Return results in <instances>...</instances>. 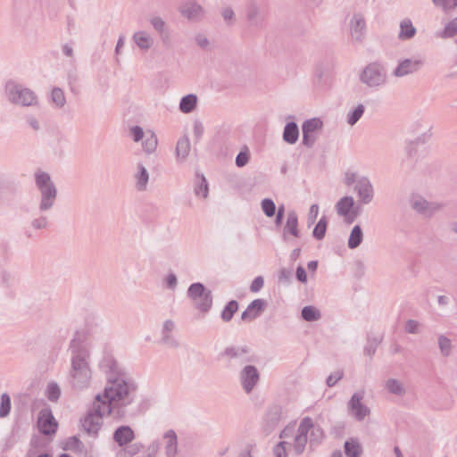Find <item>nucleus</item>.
Returning <instances> with one entry per match:
<instances>
[{
	"mask_svg": "<svg viewBox=\"0 0 457 457\" xmlns=\"http://www.w3.org/2000/svg\"><path fill=\"white\" fill-rule=\"evenodd\" d=\"M363 393H354L348 402V411L358 421H361L370 415V410L361 403Z\"/></svg>",
	"mask_w": 457,
	"mask_h": 457,
	"instance_id": "2eb2a0df",
	"label": "nucleus"
},
{
	"mask_svg": "<svg viewBox=\"0 0 457 457\" xmlns=\"http://www.w3.org/2000/svg\"><path fill=\"white\" fill-rule=\"evenodd\" d=\"M136 187L138 191L146 189L149 179V174L145 167L142 163L137 164V172L136 174Z\"/></svg>",
	"mask_w": 457,
	"mask_h": 457,
	"instance_id": "72a5a7b5",
	"label": "nucleus"
},
{
	"mask_svg": "<svg viewBox=\"0 0 457 457\" xmlns=\"http://www.w3.org/2000/svg\"><path fill=\"white\" fill-rule=\"evenodd\" d=\"M240 380L243 389L250 394L260 380V373L254 365H246L240 372Z\"/></svg>",
	"mask_w": 457,
	"mask_h": 457,
	"instance_id": "ddd939ff",
	"label": "nucleus"
},
{
	"mask_svg": "<svg viewBox=\"0 0 457 457\" xmlns=\"http://www.w3.org/2000/svg\"><path fill=\"white\" fill-rule=\"evenodd\" d=\"M457 35V17L449 21L443 31V37H453Z\"/></svg>",
	"mask_w": 457,
	"mask_h": 457,
	"instance_id": "6e6d98bb",
	"label": "nucleus"
},
{
	"mask_svg": "<svg viewBox=\"0 0 457 457\" xmlns=\"http://www.w3.org/2000/svg\"><path fill=\"white\" fill-rule=\"evenodd\" d=\"M11 411V397L7 393L1 395L0 418L7 417Z\"/></svg>",
	"mask_w": 457,
	"mask_h": 457,
	"instance_id": "8fccbe9b",
	"label": "nucleus"
},
{
	"mask_svg": "<svg viewBox=\"0 0 457 457\" xmlns=\"http://www.w3.org/2000/svg\"><path fill=\"white\" fill-rule=\"evenodd\" d=\"M187 295L194 302L195 308L203 313H208L212 307V293L201 282L192 283L187 288Z\"/></svg>",
	"mask_w": 457,
	"mask_h": 457,
	"instance_id": "423d86ee",
	"label": "nucleus"
},
{
	"mask_svg": "<svg viewBox=\"0 0 457 457\" xmlns=\"http://www.w3.org/2000/svg\"><path fill=\"white\" fill-rule=\"evenodd\" d=\"M438 346L440 348V351H441V353L447 357L451 354V351H452V342L451 340L444 336V335H440L439 337H438Z\"/></svg>",
	"mask_w": 457,
	"mask_h": 457,
	"instance_id": "864d4df0",
	"label": "nucleus"
},
{
	"mask_svg": "<svg viewBox=\"0 0 457 457\" xmlns=\"http://www.w3.org/2000/svg\"><path fill=\"white\" fill-rule=\"evenodd\" d=\"M250 160V153L249 150L245 147L244 150H241L237 155L236 156V165L238 168H242L245 166Z\"/></svg>",
	"mask_w": 457,
	"mask_h": 457,
	"instance_id": "5fc2aeb1",
	"label": "nucleus"
},
{
	"mask_svg": "<svg viewBox=\"0 0 457 457\" xmlns=\"http://www.w3.org/2000/svg\"><path fill=\"white\" fill-rule=\"evenodd\" d=\"M100 367L108 374V376L124 375L125 372L120 368L117 361L112 356H105L100 363Z\"/></svg>",
	"mask_w": 457,
	"mask_h": 457,
	"instance_id": "393cba45",
	"label": "nucleus"
},
{
	"mask_svg": "<svg viewBox=\"0 0 457 457\" xmlns=\"http://www.w3.org/2000/svg\"><path fill=\"white\" fill-rule=\"evenodd\" d=\"M289 234L295 237H300V230L298 228V216L295 211H290L287 213V221L283 228V239L287 240V235Z\"/></svg>",
	"mask_w": 457,
	"mask_h": 457,
	"instance_id": "5701e85b",
	"label": "nucleus"
},
{
	"mask_svg": "<svg viewBox=\"0 0 457 457\" xmlns=\"http://www.w3.org/2000/svg\"><path fill=\"white\" fill-rule=\"evenodd\" d=\"M328 220L326 216H322L320 220L316 223L313 230H312V237L316 240H322L327 232Z\"/></svg>",
	"mask_w": 457,
	"mask_h": 457,
	"instance_id": "58836bf2",
	"label": "nucleus"
},
{
	"mask_svg": "<svg viewBox=\"0 0 457 457\" xmlns=\"http://www.w3.org/2000/svg\"><path fill=\"white\" fill-rule=\"evenodd\" d=\"M157 145V137L154 133H151L149 136H147L146 138L142 142L143 148L147 154L154 152Z\"/></svg>",
	"mask_w": 457,
	"mask_h": 457,
	"instance_id": "603ef678",
	"label": "nucleus"
},
{
	"mask_svg": "<svg viewBox=\"0 0 457 457\" xmlns=\"http://www.w3.org/2000/svg\"><path fill=\"white\" fill-rule=\"evenodd\" d=\"M386 70L385 66L378 62L369 63L360 74L361 83L370 87H377L386 82Z\"/></svg>",
	"mask_w": 457,
	"mask_h": 457,
	"instance_id": "6e6552de",
	"label": "nucleus"
},
{
	"mask_svg": "<svg viewBox=\"0 0 457 457\" xmlns=\"http://www.w3.org/2000/svg\"><path fill=\"white\" fill-rule=\"evenodd\" d=\"M262 210L263 213L269 217L271 218L276 213V204L274 201L270 198H264L261 203Z\"/></svg>",
	"mask_w": 457,
	"mask_h": 457,
	"instance_id": "3c124183",
	"label": "nucleus"
},
{
	"mask_svg": "<svg viewBox=\"0 0 457 457\" xmlns=\"http://www.w3.org/2000/svg\"><path fill=\"white\" fill-rule=\"evenodd\" d=\"M353 190L357 193L359 202L369 204L374 198V188L369 178L362 176L358 178Z\"/></svg>",
	"mask_w": 457,
	"mask_h": 457,
	"instance_id": "f8f14e48",
	"label": "nucleus"
},
{
	"mask_svg": "<svg viewBox=\"0 0 457 457\" xmlns=\"http://www.w3.org/2000/svg\"><path fill=\"white\" fill-rule=\"evenodd\" d=\"M48 223L49 222H48L47 217L42 215L38 218L34 219L31 221V226H32V228H34L36 229H44V228H47Z\"/></svg>",
	"mask_w": 457,
	"mask_h": 457,
	"instance_id": "69168bd1",
	"label": "nucleus"
},
{
	"mask_svg": "<svg viewBox=\"0 0 457 457\" xmlns=\"http://www.w3.org/2000/svg\"><path fill=\"white\" fill-rule=\"evenodd\" d=\"M435 5L447 11L457 6V0H432Z\"/></svg>",
	"mask_w": 457,
	"mask_h": 457,
	"instance_id": "052dcab7",
	"label": "nucleus"
},
{
	"mask_svg": "<svg viewBox=\"0 0 457 457\" xmlns=\"http://www.w3.org/2000/svg\"><path fill=\"white\" fill-rule=\"evenodd\" d=\"M4 95L9 103L20 107H35L39 104L37 94L29 87L8 80L4 85Z\"/></svg>",
	"mask_w": 457,
	"mask_h": 457,
	"instance_id": "20e7f679",
	"label": "nucleus"
},
{
	"mask_svg": "<svg viewBox=\"0 0 457 457\" xmlns=\"http://www.w3.org/2000/svg\"><path fill=\"white\" fill-rule=\"evenodd\" d=\"M323 127V121L320 118H312L303 121L302 124V131L307 133H314L320 130Z\"/></svg>",
	"mask_w": 457,
	"mask_h": 457,
	"instance_id": "ea45409f",
	"label": "nucleus"
},
{
	"mask_svg": "<svg viewBox=\"0 0 457 457\" xmlns=\"http://www.w3.org/2000/svg\"><path fill=\"white\" fill-rule=\"evenodd\" d=\"M344 377L343 370H337L333 374H330L327 379L326 384L328 387L334 386L340 379Z\"/></svg>",
	"mask_w": 457,
	"mask_h": 457,
	"instance_id": "e2e57ef3",
	"label": "nucleus"
},
{
	"mask_svg": "<svg viewBox=\"0 0 457 457\" xmlns=\"http://www.w3.org/2000/svg\"><path fill=\"white\" fill-rule=\"evenodd\" d=\"M353 205H354L353 197L350 196V195H345V196L341 197L337 201L335 208H336L337 213L339 216L344 217L345 221L346 222L347 218L350 216L349 214H350L352 209L353 208Z\"/></svg>",
	"mask_w": 457,
	"mask_h": 457,
	"instance_id": "b1692460",
	"label": "nucleus"
},
{
	"mask_svg": "<svg viewBox=\"0 0 457 457\" xmlns=\"http://www.w3.org/2000/svg\"><path fill=\"white\" fill-rule=\"evenodd\" d=\"M1 285L4 287L10 288L14 286L16 278L12 271L2 270L0 273Z\"/></svg>",
	"mask_w": 457,
	"mask_h": 457,
	"instance_id": "49530a36",
	"label": "nucleus"
},
{
	"mask_svg": "<svg viewBox=\"0 0 457 457\" xmlns=\"http://www.w3.org/2000/svg\"><path fill=\"white\" fill-rule=\"evenodd\" d=\"M46 395L51 402H56L61 395V388L55 382L47 385Z\"/></svg>",
	"mask_w": 457,
	"mask_h": 457,
	"instance_id": "09e8293b",
	"label": "nucleus"
},
{
	"mask_svg": "<svg viewBox=\"0 0 457 457\" xmlns=\"http://www.w3.org/2000/svg\"><path fill=\"white\" fill-rule=\"evenodd\" d=\"M166 439L165 453L167 457H176L178 453V436L173 429L166 431L163 435Z\"/></svg>",
	"mask_w": 457,
	"mask_h": 457,
	"instance_id": "a878e982",
	"label": "nucleus"
},
{
	"mask_svg": "<svg viewBox=\"0 0 457 457\" xmlns=\"http://www.w3.org/2000/svg\"><path fill=\"white\" fill-rule=\"evenodd\" d=\"M190 141L189 138L185 136L179 139L176 147V153L178 158L186 159L189 154Z\"/></svg>",
	"mask_w": 457,
	"mask_h": 457,
	"instance_id": "a19ab883",
	"label": "nucleus"
},
{
	"mask_svg": "<svg viewBox=\"0 0 457 457\" xmlns=\"http://www.w3.org/2000/svg\"><path fill=\"white\" fill-rule=\"evenodd\" d=\"M239 303L237 300L228 301L220 313V318L224 322H229L235 313L238 311Z\"/></svg>",
	"mask_w": 457,
	"mask_h": 457,
	"instance_id": "c9c22d12",
	"label": "nucleus"
},
{
	"mask_svg": "<svg viewBox=\"0 0 457 457\" xmlns=\"http://www.w3.org/2000/svg\"><path fill=\"white\" fill-rule=\"evenodd\" d=\"M350 33L353 40L361 42L366 33V21L362 14L354 13L350 21Z\"/></svg>",
	"mask_w": 457,
	"mask_h": 457,
	"instance_id": "aec40b11",
	"label": "nucleus"
},
{
	"mask_svg": "<svg viewBox=\"0 0 457 457\" xmlns=\"http://www.w3.org/2000/svg\"><path fill=\"white\" fill-rule=\"evenodd\" d=\"M133 40L137 46L142 50H148L154 40L145 31H137L133 35Z\"/></svg>",
	"mask_w": 457,
	"mask_h": 457,
	"instance_id": "f704fd0d",
	"label": "nucleus"
},
{
	"mask_svg": "<svg viewBox=\"0 0 457 457\" xmlns=\"http://www.w3.org/2000/svg\"><path fill=\"white\" fill-rule=\"evenodd\" d=\"M144 448V445L141 443H134L131 445H127L124 449V454L126 457H133L137 453H138Z\"/></svg>",
	"mask_w": 457,
	"mask_h": 457,
	"instance_id": "13d9d810",
	"label": "nucleus"
},
{
	"mask_svg": "<svg viewBox=\"0 0 457 457\" xmlns=\"http://www.w3.org/2000/svg\"><path fill=\"white\" fill-rule=\"evenodd\" d=\"M363 240V232L360 225H354L350 232L347 245L350 249H355L361 245Z\"/></svg>",
	"mask_w": 457,
	"mask_h": 457,
	"instance_id": "473e14b6",
	"label": "nucleus"
},
{
	"mask_svg": "<svg viewBox=\"0 0 457 457\" xmlns=\"http://www.w3.org/2000/svg\"><path fill=\"white\" fill-rule=\"evenodd\" d=\"M319 214V205L317 204H313L311 205L308 215H307V226L311 227L316 221V219Z\"/></svg>",
	"mask_w": 457,
	"mask_h": 457,
	"instance_id": "bf43d9fd",
	"label": "nucleus"
},
{
	"mask_svg": "<svg viewBox=\"0 0 457 457\" xmlns=\"http://www.w3.org/2000/svg\"><path fill=\"white\" fill-rule=\"evenodd\" d=\"M302 319L305 321H316L320 319L321 313L318 308L312 305H306L301 311Z\"/></svg>",
	"mask_w": 457,
	"mask_h": 457,
	"instance_id": "4c0bfd02",
	"label": "nucleus"
},
{
	"mask_svg": "<svg viewBox=\"0 0 457 457\" xmlns=\"http://www.w3.org/2000/svg\"><path fill=\"white\" fill-rule=\"evenodd\" d=\"M194 191L197 196H202L204 198L208 196L209 185L204 175L196 174V181Z\"/></svg>",
	"mask_w": 457,
	"mask_h": 457,
	"instance_id": "e433bc0d",
	"label": "nucleus"
},
{
	"mask_svg": "<svg viewBox=\"0 0 457 457\" xmlns=\"http://www.w3.org/2000/svg\"><path fill=\"white\" fill-rule=\"evenodd\" d=\"M309 433V448L312 451L314 447L321 444L324 438V431L319 425L315 426L312 423V427L311 428Z\"/></svg>",
	"mask_w": 457,
	"mask_h": 457,
	"instance_id": "2f4dec72",
	"label": "nucleus"
},
{
	"mask_svg": "<svg viewBox=\"0 0 457 457\" xmlns=\"http://www.w3.org/2000/svg\"><path fill=\"white\" fill-rule=\"evenodd\" d=\"M197 96L195 94H188L184 96L179 102V110L185 114L191 113L196 109Z\"/></svg>",
	"mask_w": 457,
	"mask_h": 457,
	"instance_id": "c756f323",
	"label": "nucleus"
},
{
	"mask_svg": "<svg viewBox=\"0 0 457 457\" xmlns=\"http://www.w3.org/2000/svg\"><path fill=\"white\" fill-rule=\"evenodd\" d=\"M287 445L291 446V444L286 441L278 442L273 448V453L276 457H287Z\"/></svg>",
	"mask_w": 457,
	"mask_h": 457,
	"instance_id": "4d7b16f0",
	"label": "nucleus"
},
{
	"mask_svg": "<svg viewBox=\"0 0 457 457\" xmlns=\"http://www.w3.org/2000/svg\"><path fill=\"white\" fill-rule=\"evenodd\" d=\"M248 353L247 346H228L220 353V356L227 358L228 361L238 360L240 363H244L249 361V359L245 358Z\"/></svg>",
	"mask_w": 457,
	"mask_h": 457,
	"instance_id": "4be33fe9",
	"label": "nucleus"
},
{
	"mask_svg": "<svg viewBox=\"0 0 457 457\" xmlns=\"http://www.w3.org/2000/svg\"><path fill=\"white\" fill-rule=\"evenodd\" d=\"M137 385L127 375L108 376L107 384L102 395L103 403L113 408V414L122 418L127 414V407L134 403Z\"/></svg>",
	"mask_w": 457,
	"mask_h": 457,
	"instance_id": "f257e3e1",
	"label": "nucleus"
},
{
	"mask_svg": "<svg viewBox=\"0 0 457 457\" xmlns=\"http://www.w3.org/2000/svg\"><path fill=\"white\" fill-rule=\"evenodd\" d=\"M424 62L421 59L405 58L399 60L397 66L393 71V75L402 78L410 74L418 72L423 66Z\"/></svg>",
	"mask_w": 457,
	"mask_h": 457,
	"instance_id": "4468645a",
	"label": "nucleus"
},
{
	"mask_svg": "<svg viewBox=\"0 0 457 457\" xmlns=\"http://www.w3.org/2000/svg\"><path fill=\"white\" fill-rule=\"evenodd\" d=\"M84 448V444L76 436L69 437L63 447L64 450H70L75 453H82Z\"/></svg>",
	"mask_w": 457,
	"mask_h": 457,
	"instance_id": "c03bdc74",
	"label": "nucleus"
},
{
	"mask_svg": "<svg viewBox=\"0 0 457 457\" xmlns=\"http://www.w3.org/2000/svg\"><path fill=\"white\" fill-rule=\"evenodd\" d=\"M283 140L290 145L295 144L299 138L298 125L295 121H288L284 127Z\"/></svg>",
	"mask_w": 457,
	"mask_h": 457,
	"instance_id": "bb28decb",
	"label": "nucleus"
},
{
	"mask_svg": "<svg viewBox=\"0 0 457 457\" xmlns=\"http://www.w3.org/2000/svg\"><path fill=\"white\" fill-rule=\"evenodd\" d=\"M204 132V127L200 120H195L194 122V138L195 143H198Z\"/></svg>",
	"mask_w": 457,
	"mask_h": 457,
	"instance_id": "0e129e2a",
	"label": "nucleus"
},
{
	"mask_svg": "<svg viewBox=\"0 0 457 457\" xmlns=\"http://www.w3.org/2000/svg\"><path fill=\"white\" fill-rule=\"evenodd\" d=\"M18 183L10 177L0 174V199L12 201L18 192Z\"/></svg>",
	"mask_w": 457,
	"mask_h": 457,
	"instance_id": "a211bd4d",
	"label": "nucleus"
},
{
	"mask_svg": "<svg viewBox=\"0 0 457 457\" xmlns=\"http://www.w3.org/2000/svg\"><path fill=\"white\" fill-rule=\"evenodd\" d=\"M83 335L76 331L70 343L71 370L68 380L73 389L82 390L89 386L92 371L89 367V351L84 345Z\"/></svg>",
	"mask_w": 457,
	"mask_h": 457,
	"instance_id": "f03ea898",
	"label": "nucleus"
},
{
	"mask_svg": "<svg viewBox=\"0 0 457 457\" xmlns=\"http://www.w3.org/2000/svg\"><path fill=\"white\" fill-rule=\"evenodd\" d=\"M179 13L190 21H200L204 16V8L195 1L189 0L179 6Z\"/></svg>",
	"mask_w": 457,
	"mask_h": 457,
	"instance_id": "dca6fc26",
	"label": "nucleus"
},
{
	"mask_svg": "<svg viewBox=\"0 0 457 457\" xmlns=\"http://www.w3.org/2000/svg\"><path fill=\"white\" fill-rule=\"evenodd\" d=\"M150 23L156 32L160 35L163 43L170 39V33L167 29L166 22L159 16H154L150 19Z\"/></svg>",
	"mask_w": 457,
	"mask_h": 457,
	"instance_id": "7c9ffc66",
	"label": "nucleus"
},
{
	"mask_svg": "<svg viewBox=\"0 0 457 457\" xmlns=\"http://www.w3.org/2000/svg\"><path fill=\"white\" fill-rule=\"evenodd\" d=\"M312 427V420L310 417H304L297 428L296 435L295 436L294 444L290 447H293L295 455H301L305 449L308 442V434Z\"/></svg>",
	"mask_w": 457,
	"mask_h": 457,
	"instance_id": "9d476101",
	"label": "nucleus"
},
{
	"mask_svg": "<svg viewBox=\"0 0 457 457\" xmlns=\"http://www.w3.org/2000/svg\"><path fill=\"white\" fill-rule=\"evenodd\" d=\"M344 451L347 457H360L363 449L357 438L351 437L345 442Z\"/></svg>",
	"mask_w": 457,
	"mask_h": 457,
	"instance_id": "c85d7f7f",
	"label": "nucleus"
},
{
	"mask_svg": "<svg viewBox=\"0 0 457 457\" xmlns=\"http://www.w3.org/2000/svg\"><path fill=\"white\" fill-rule=\"evenodd\" d=\"M51 100L58 108L63 107L66 103L63 90L60 87H54L51 92Z\"/></svg>",
	"mask_w": 457,
	"mask_h": 457,
	"instance_id": "de8ad7c7",
	"label": "nucleus"
},
{
	"mask_svg": "<svg viewBox=\"0 0 457 457\" xmlns=\"http://www.w3.org/2000/svg\"><path fill=\"white\" fill-rule=\"evenodd\" d=\"M246 20L250 26L262 28L264 24V16L262 13L261 7L255 0H249L246 4Z\"/></svg>",
	"mask_w": 457,
	"mask_h": 457,
	"instance_id": "6ab92c4d",
	"label": "nucleus"
},
{
	"mask_svg": "<svg viewBox=\"0 0 457 457\" xmlns=\"http://www.w3.org/2000/svg\"><path fill=\"white\" fill-rule=\"evenodd\" d=\"M417 29L410 19L406 18L400 22V31L398 33V38L400 40H410L415 37Z\"/></svg>",
	"mask_w": 457,
	"mask_h": 457,
	"instance_id": "cd10ccee",
	"label": "nucleus"
},
{
	"mask_svg": "<svg viewBox=\"0 0 457 457\" xmlns=\"http://www.w3.org/2000/svg\"><path fill=\"white\" fill-rule=\"evenodd\" d=\"M365 112V106L362 104H359L355 108L351 110L346 118V121L350 126L355 125L359 120L362 117Z\"/></svg>",
	"mask_w": 457,
	"mask_h": 457,
	"instance_id": "79ce46f5",
	"label": "nucleus"
},
{
	"mask_svg": "<svg viewBox=\"0 0 457 457\" xmlns=\"http://www.w3.org/2000/svg\"><path fill=\"white\" fill-rule=\"evenodd\" d=\"M336 60L332 55L323 57L315 67L314 85L319 88H328L332 80Z\"/></svg>",
	"mask_w": 457,
	"mask_h": 457,
	"instance_id": "0eeeda50",
	"label": "nucleus"
},
{
	"mask_svg": "<svg viewBox=\"0 0 457 457\" xmlns=\"http://www.w3.org/2000/svg\"><path fill=\"white\" fill-rule=\"evenodd\" d=\"M316 139L317 137H315L314 133H307L305 131L303 132L302 144L304 146L312 148L314 145Z\"/></svg>",
	"mask_w": 457,
	"mask_h": 457,
	"instance_id": "338daca9",
	"label": "nucleus"
},
{
	"mask_svg": "<svg viewBox=\"0 0 457 457\" xmlns=\"http://www.w3.org/2000/svg\"><path fill=\"white\" fill-rule=\"evenodd\" d=\"M411 206L417 212L425 214L428 209V202L421 196H414L411 200Z\"/></svg>",
	"mask_w": 457,
	"mask_h": 457,
	"instance_id": "a18cd8bd",
	"label": "nucleus"
},
{
	"mask_svg": "<svg viewBox=\"0 0 457 457\" xmlns=\"http://www.w3.org/2000/svg\"><path fill=\"white\" fill-rule=\"evenodd\" d=\"M292 271L288 269L282 268L278 272V282L288 285L292 280Z\"/></svg>",
	"mask_w": 457,
	"mask_h": 457,
	"instance_id": "680f3d73",
	"label": "nucleus"
},
{
	"mask_svg": "<svg viewBox=\"0 0 457 457\" xmlns=\"http://www.w3.org/2000/svg\"><path fill=\"white\" fill-rule=\"evenodd\" d=\"M264 286V278L262 276H257L253 278L250 286V291L253 293L259 292Z\"/></svg>",
	"mask_w": 457,
	"mask_h": 457,
	"instance_id": "774afa93",
	"label": "nucleus"
},
{
	"mask_svg": "<svg viewBox=\"0 0 457 457\" xmlns=\"http://www.w3.org/2000/svg\"><path fill=\"white\" fill-rule=\"evenodd\" d=\"M112 439L119 446L122 447L135 439V432L129 425H121L114 430Z\"/></svg>",
	"mask_w": 457,
	"mask_h": 457,
	"instance_id": "412c9836",
	"label": "nucleus"
},
{
	"mask_svg": "<svg viewBox=\"0 0 457 457\" xmlns=\"http://www.w3.org/2000/svg\"><path fill=\"white\" fill-rule=\"evenodd\" d=\"M112 413L113 408L108 403H103L102 395L98 394L95 397L92 408L80 420L81 426L87 434L96 436L103 425V417Z\"/></svg>",
	"mask_w": 457,
	"mask_h": 457,
	"instance_id": "7ed1b4c3",
	"label": "nucleus"
},
{
	"mask_svg": "<svg viewBox=\"0 0 457 457\" xmlns=\"http://www.w3.org/2000/svg\"><path fill=\"white\" fill-rule=\"evenodd\" d=\"M386 388L389 393L395 395L401 396L405 394V388L403 384L395 378L387 379L386 382Z\"/></svg>",
	"mask_w": 457,
	"mask_h": 457,
	"instance_id": "37998d69",
	"label": "nucleus"
},
{
	"mask_svg": "<svg viewBox=\"0 0 457 457\" xmlns=\"http://www.w3.org/2000/svg\"><path fill=\"white\" fill-rule=\"evenodd\" d=\"M266 307V300L262 298L253 300L241 313V320L244 322H251L256 320L264 312Z\"/></svg>",
	"mask_w": 457,
	"mask_h": 457,
	"instance_id": "f3484780",
	"label": "nucleus"
},
{
	"mask_svg": "<svg viewBox=\"0 0 457 457\" xmlns=\"http://www.w3.org/2000/svg\"><path fill=\"white\" fill-rule=\"evenodd\" d=\"M37 428L44 436H54L58 429V422L50 408H43L37 415Z\"/></svg>",
	"mask_w": 457,
	"mask_h": 457,
	"instance_id": "1a4fd4ad",
	"label": "nucleus"
},
{
	"mask_svg": "<svg viewBox=\"0 0 457 457\" xmlns=\"http://www.w3.org/2000/svg\"><path fill=\"white\" fill-rule=\"evenodd\" d=\"M35 183L40 193L38 209L41 212L49 211L56 201L57 188L52 181L50 175L46 171L35 173Z\"/></svg>",
	"mask_w": 457,
	"mask_h": 457,
	"instance_id": "39448f33",
	"label": "nucleus"
},
{
	"mask_svg": "<svg viewBox=\"0 0 457 457\" xmlns=\"http://www.w3.org/2000/svg\"><path fill=\"white\" fill-rule=\"evenodd\" d=\"M283 409L278 404L270 406L264 415L263 419V431L266 435H270L279 425L282 419Z\"/></svg>",
	"mask_w": 457,
	"mask_h": 457,
	"instance_id": "9b49d317",
	"label": "nucleus"
}]
</instances>
